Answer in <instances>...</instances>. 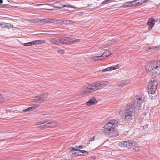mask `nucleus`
Returning a JSON list of instances; mask_svg holds the SVG:
<instances>
[{
  "mask_svg": "<svg viewBox=\"0 0 160 160\" xmlns=\"http://www.w3.org/2000/svg\"><path fill=\"white\" fill-rule=\"evenodd\" d=\"M32 42L33 45L41 44L44 42V40H36Z\"/></svg>",
  "mask_w": 160,
  "mask_h": 160,
  "instance_id": "nucleus-18",
  "label": "nucleus"
},
{
  "mask_svg": "<svg viewBox=\"0 0 160 160\" xmlns=\"http://www.w3.org/2000/svg\"><path fill=\"white\" fill-rule=\"evenodd\" d=\"M3 2L2 0H0V4L2 3Z\"/></svg>",
  "mask_w": 160,
  "mask_h": 160,
  "instance_id": "nucleus-41",
  "label": "nucleus"
},
{
  "mask_svg": "<svg viewBox=\"0 0 160 160\" xmlns=\"http://www.w3.org/2000/svg\"><path fill=\"white\" fill-rule=\"evenodd\" d=\"M123 83H122L121 82H118V85L119 87H123Z\"/></svg>",
  "mask_w": 160,
  "mask_h": 160,
  "instance_id": "nucleus-33",
  "label": "nucleus"
},
{
  "mask_svg": "<svg viewBox=\"0 0 160 160\" xmlns=\"http://www.w3.org/2000/svg\"><path fill=\"white\" fill-rule=\"evenodd\" d=\"M97 102V101L95 100V98H92L89 100L88 101L86 102V104L87 106H91L95 104Z\"/></svg>",
  "mask_w": 160,
  "mask_h": 160,
  "instance_id": "nucleus-14",
  "label": "nucleus"
},
{
  "mask_svg": "<svg viewBox=\"0 0 160 160\" xmlns=\"http://www.w3.org/2000/svg\"><path fill=\"white\" fill-rule=\"evenodd\" d=\"M77 152H78V154H79V155H83L88 154V152L84 150H79Z\"/></svg>",
  "mask_w": 160,
  "mask_h": 160,
  "instance_id": "nucleus-21",
  "label": "nucleus"
},
{
  "mask_svg": "<svg viewBox=\"0 0 160 160\" xmlns=\"http://www.w3.org/2000/svg\"><path fill=\"white\" fill-rule=\"evenodd\" d=\"M41 23H43L44 24H47L46 22V21H43Z\"/></svg>",
  "mask_w": 160,
  "mask_h": 160,
  "instance_id": "nucleus-38",
  "label": "nucleus"
},
{
  "mask_svg": "<svg viewBox=\"0 0 160 160\" xmlns=\"http://www.w3.org/2000/svg\"><path fill=\"white\" fill-rule=\"evenodd\" d=\"M111 54V53L108 51H107L104 52L102 54V56L103 58H107L110 56Z\"/></svg>",
  "mask_w": 160,
  "mask_h": 160,
  "instance_id": "nucleus-19",
  "label": "nucleus"
},
{
  "mask_svg": "<svg viewBox=\"0 0 160 160\" xmlns=\"http://www.w3.org/2000/svg\"><path fill=\"white\" fill-rule=\"evenodd\" d=\"M134 114L132 112H130V111H129V110H125V112L124 113V115H133V114Z\"/></svg>",
  "mask_w": 160,
  "mask_h": 160,
  "instance_id": "nucleus-26",
  "label": "nucleus"
},
{
  "mask_svg": "<svg viewBox=\"0 0 160 160\" xmlns=\"http://www.w3.org/2000/svg\"><path fill=\"white\" fill-rule=\"evenodd\" d=\"M42 100V102L45 100L48 97V95L47 94L45 93L42 95H41Z\"/></svg>",
  "mask_w": 160,
  "mask_h": 160,
  "instance_id": "nucleus-25",
  "label": "nucleus"
},
{
  "mask_svg": "<svg viewBox=\"0 0 160 160\" xmlns=\"http://www.w3.org/2000/svg\"><path fill=\"white\" fill-rule=\"evenodd\" d=\"M64 38H53L50 40V42L52 44L58 45L59 44H64Z\"/></svg>",
  "mask_w": 160,
  "mask_h": 160,
  "instance_id": "nucleus-7",
  "label": "nucleus"
},
{
  "mask_svg": "<svg viewBox=\"0 0 160 160\" xmlns=\"http://www.w3.org/2000/svg\"><path fill=\"white\" fill-rule=\"evenodd\" d=\"M65 44H67L69 42L72 43H75L80 41L78 39H76L74 38H64Z\"/></svg>",
  "mask_w": 160,
  "mask_h": 160,
  "instance_id": "nucleus-9",
  "label": "nucleus"
},
{
  "mask_svg": "<svg viewBox=\"0 0 160 160\" xmlns=\"http://www.w3.org/2000/svg\"><path fill=\"white\" fill-rule=\"evenodd\" d=\"M118 122V120L113 119L110 120L102 129L103 132L107 135H109L113 132L114 128L113 126L117 125Z\"/></svg>",
  "mask_w": 160,
  "mask_h": 160,
  "instance_id": "nucleus-4",
  "label": "nucleus"
},
{
  "mask_svg": "<svg viewBox=\"0 0 160 160\" xmlns=\"http://www.w3.org/2000/svg\"><path fill=\"white\" fill-rule=\"evenodd\" d=\"M3 24L2 25L3 27H4L5 28H12L13 27V25H11V24L9 23H2Z\"/></svg>",
  "mask_w": 160,
  "mask_h": 160,
  "instance_id": "nucleus-22",
  "label": "nucleus"
},
{
  "mask_svg": "<svg viewBox=\"0 0 160 160\" xmlns=\"http://www.w3.org/2000/svg\"><path fill=\"white\" fill-rule=\"evenodd\" d=\"M120 66L119 64H117L116 66L109 67L102 70V72H105L106 71H112L113 70H115L117 68H118Z\"/></svg>",
  "mask_w": 160,
  "mask_h": 160,
  "instance_id": "nucleus-12",
  "label": "nucleus"
},
{
  "mask_svg": "<svg viewBox=\"0 0 160 160\" xmlns=\"http://www.w3.org/2000/svg\"><path fill=\"white\" fill-rule=\"evenodd\" d=\"M132 6H135L133 1L126 2L122 5V7L124 8L130 7Z\"/></svg>",
  "mask_w": 160,
  "mask_h": 160,
  "instance_id": "nucleus-13",
  "label": "nucleus"
},
{
  "mask_svg": "<svg viewBox=\"0 0 160 160\" xmlns=\"http://www.w3.org/2000/svg\"><path fill=\"white\" fill-rule=\"evenodd\" d=\"M57 51L58 52L61 54H63L64 52V50L63 49H59Z\"/></svg>",
  "mask_w": 160,
  "mask_h": 160,
  "instance_id": "nucleus-29",
  "label": "nucleus"
},
{
  "mask_svg": "<svg viewBox=\"0 0 160 160\" xmlns=\"http://www.w3.org/2000/svg\"><path fill=\"white\" fill-rule=\"evenodd\" d=\"M41 95L39 96H37L35 97L34 99L35 101H38L39 102H42Z\"/></svg>",
  "mask_w": 160,
  "mask_h": 160,
  "instance_id": "nucleus-24",
  "label": "nucleus"
},
{
  "mask_svg": "<svg viewBox=\"0 0 160 160\" xmlns=\"http://www.w3.org/2000/svg\"><path fill=\"white\" fill-rule=\"evenodd\" d=\"M2 25V23H0V26Z\"/></svg>",
  "mask_w": 160,
  "mask_h": 160,
  "instance_id": "nucleus-43",
  "label": "nucleus"
},
{
  "mask_svg": "<svg viewBox=\"0 0 160 160\" xmlns=\"http://www.w3.org/2000/svg\"><path fill=\"white\" fill-rule=\"evenodd\" d=\"M110 0H105L101 3V4H105V3L107 2L108 1H109Z\"/></svg>",
  "mask_w": 160,
  "mask_h": 160,
  "instance_id": "nucleus-34",
  "label": "nucleus"
},
{
  "mask_svg": "<svg viewBox=\"0 0 160 160\" xmlns=\"http://www.w3.org/2000/svg\"><path fill=\"white\" fill-rule=\"evenodd\" d=\"M46 5H48V6H50L51 7H53V3H52V4H47Z\"/></svg>",
  "mask_w": 160,
  "mask_h": 160,
  "instance_id": "nucleus-36",
  "label": "nucleus"
},
{
  "mask_svg": "<svg viewBox=\"0 0 160 160\" xmlns=\"http://www.w3.org/2000/svg\"><path fill=\"white\" fill-rule=\"evenodd\" d=\"M45 9L46 10H50V11H51V10H53V9H51V8H47V9Z\"/></svg>",
  "mask_w": 160,
  "mask_h": 160,
  "instance_id": "nucleus-37",
  "label": "nucleus"
},
{
  "mask_svg": "<svg viewBox=\"0 0 160 160\" xmlns=\"http://www.w3.org/2000/svg\"><path fill=\"white\" fill-rule=\"evenodd\" d=\"M23 45L24 46H30L33 45L32 44V42H31L28 43H23Z\"/></svg>",
  "mask_w": 160,
  "mask_h": 160,
  "instance_id": "nucleus-28",
  "label": "nucleus"
},
{
  "mask_svg": "<svg viewBox=\"0 0 160 160\" xmlns=\"http://www.w3.org/2000/svg\"><path fill=\"white\" fill-rule=\"evenodd\" d=\"M142 102L141 97L136 96L134 98L133 102L128 105L126 110H129V111L134 113L135 112L141 109Z\"/></svg>",
  "mask_w": 160,
  "mask_h": 160,
  "instance_id": "nucleus-2",
  "label": "nucleus"
},
{
  "mask_svg": "<svg viewBox=\"0 0 160 160\" xmlns=\"http://www.w3.org/2000/svg\"><path fill=\"white\" fill-rule=\"evenodd\" d=\"M67 24H69L70 23V22H71V21L70 20H67Z\"/></svg>",
  "mask_w": 160,
  "mask_h": 160,
  "instance_id": "nucleus-39",
  "label": "nucleus"
},
{
  "mask_svg": "<svg viewBox=\"0 0 160 160\" xmlns=\"http://www.w3.org/2000/svg\"><path fill=\"white\" fill-rule=\"evenodd\" d=\"M159 48V47H152V48H149V49H151L152 50H158Z\"/></svg>",
  "mask_w": 160,
  "mask_h": 160,
  "instance_id": "nucleus-30",
  "label": "nucleus"
},
{
  "mask_svg": "<svg viewBox=\"0 0 160 160\" xmlns=\"http://www.w3.org/2000/svg\"><path fill=\"white\" fill-rule=\"evenodd\" d=\"M133 1L135 6L141 5L143 3V0H134Z\"/></svg>",
  "mask_w": 160,
  "mask_h": 160,
  "instance_id": "nucleus-16",
  "label": "nucleus"
},
{
  "mask_svg": "<svg viewBox=\"0 0 160 160\" xmlns=\"http://www.w3.org/2000/svg\"><path fill=\"white\" fill-rule=\"evenodd\" d=\"M43 21H46L47 23H51L54 22L53 20L49 19V18H46L42 20H39V22H42Z\"/></svg>",
  "mask_w": 160,
  "mask_h": 160,
  "instance_id": "nucleus-17",
  "label": "nucleus"
},
{
  "mask_svg": "<svg viewBox=\"0 0 160 160\" xmlns=\"http://www.w3.org/2000/svg\"><path fill=\"white\" fill-rule=\"evenodd\" d=\"M72 153L73 154L75 155L76 156L79 155V154H78V152H77L79 150L75 148H72Z\"/></svg>",
  "mask_w": 160,
  "mask_h": 160,
  "instance_id": "nucleus-23",
  "label": "nucleus"
},
{
  "mask_svg": "<svg viewBox=\"0 0 160 160\" xmlns=\"http://www.w3.org/2000/svg\"><path fill=\"white\" fill-rule=\"evenodd\" d=\"M158 81L154 78H152L149 82L148 85V93L150 94H154L157 89Z\"/></svg>",
  "mask_w": 160,
  "mask_h": 160,
  "instance_id": "nucleus-6",
  "label": "nucleus"
},
{
  "mask_svg": "<svg viewBox=\"0 0 160 160\" xmlns=\"http://www.w3.org/2000/svg\"><path fill=\"white\" fill-rule=\"evenodd\" d=\"M13 7H14V8H17L18 7L15 6H13Z\"/></svg>",
  "mask_w": 160,
  "mask_h": 160,
  "instance_id": "nucleus-44",
  "label": "nucleus"
},
{
  "mask_svg": "<svg viewBox=\"0 0 160 160\" xmlns=\"http://www.w3.org/2000/svg\"><path fill=\"white\" fill-rule=\"evenodd\" d=\"M124 119L125 120L128 121L132 119V115H124Z\"/></svg>",
  "mask_w": 160,
  "mask_h": 160,
  "instance_id": "nucleus-20",
  "label": "nucleus"
},
{
  "mask_svg": "<svg viewBox=\"0 0 160 160\" xmlns=\"http://www.w3.org/2000/svg\"><path fill=\"white\" fill-rule=\"evenodd\" d=\"M88 7H90V8H88L91 9H93L95 7H93V5L92 4H90L88 5Z\"/></svg>",
  "mask_w": 160,
  "mask_h": 160,
  "instance_id": "nucleus-32",
  "label": "nucleus"
},
{
  "mask_svg": "<svg viewBox=\"0 0 160 160\" xmlns=\"http://www.w3.org/2000/svg\"><path fill=\"white\" fill-rule=\"evenodd\" d=\"M57 125H58L57 122L55 121L51 122L48 121L44 125L47 128H53Z\"/></svg>",
  "mask_w": 160,
  "mask_h": 160,
  "instance_id": "nucleus-10",
  "label": "nucleus"
},
{
  "mask_svg": "<svg viewBox=\"0 0 160 160\" xmlns=\"http://www.w3.org/2000/svg\"><path fill=\"white\" fill-rule=\"evenodd\" d=\"M53 7L55 8H61L64 7L70 8H76L73 6H71L69 4L63 5L59 2H56L53 3Z\"/></svg>",
  "mask_w": 160,
  "mask_h": 160,
  "instance_id": "nucleus-8",
  "label": "nucleus"
},
{
  "mask_svg": "<svg viewBox=\"0 0 160 160\" xmlns=\"http://www.w3.org/2000/svg\"><path fill=\"white\" fill-rule=\"evenodd\" d=\"M119 145L122 147H126L129 148H131L133 147V150L135 151H138L139 149L136 142L134 141H122L120 142Z\"/></svg>",
  "mask_w": 160,
  "mask_h": 160,
  "instance_id": "nucleus-5",
  "label": "nucleus"
},
{
  "mask_svg": "<svg viewBox=\"0 0 160 160\" xmlns=\"http://www.w3.org/2000/svg\"><path fill=\"white\" fill-rule=\"evenodd\" d=\"M38 107V105H34L33 106H31V107H28L27 109L23 110V112H25L28 111H31L34 109Z\"/></svg>",
  "mask_w": 160,
  "mask_h": 160,
  "instance_id": "nucleus-15",
  "label": "nucleus"
},
{
  "mask_svg": "<svg viewBox=\"0 0 160 160\" xmlns=\"http://www.w3.org/2000/svg\"><path fill=\"white\" fill-rule=\"evenodd\" d=\"M84 147V146L82 145H79L77 146H76V148L78 150H79L80 149L83 148Z\"/></svg>",
  "mask_w": 160,
  "mask_h": 160,
  "instance_id": "nucleus-31",
  "label": "nucleus"
},
{
  "mask_svg": "<svg viewBox=\"0 0 160 160\" xmlns=\"http://www.w3.org/2000/svg\"><path fill=\"white\" fill-rule=\"evenodd\" d=\"M95 56H94L93 57V59L95 61H96V60L97 59L96 58H95Z\"/></svg>",
  "mask_w": 160,
  "mask_h": 160,
  "instance_id": "nucleus-40",
  "label": "nucleus"
},
{
  "mask_svg": "<svg viewBox=\"0 0 160 160\" xmlns=\"http://www.w3.org/2000/svg\"><path fill=\"white\" fill-rule=\"evenodd\" d=\"M108 84L107 81H103L101 82H97L90 84L87 87V88L82 91L83 95L87 94L89 93L93 92L98 89H100Z\"/></svg>",
  "mask_w": 160,
  "mask_h": 160,
  "instance_id": "nucleus-1",
  "label": "nucleus"
},
{
  "mask_svg": "<svg viewBox=\"0 0 160 160\" xmlns=\"http://www.w3.org/2000/svg\"><path fill=\"white\" fill-rule=\"evenodd\" d=\"M45 4H38V5H45Z\"/></svg>",
  "mask_w": 160,
  "mask_h": 160,
  "instance_id": "nucleus-42",
  "label": "nucleus"
},
{
  "mask_svg": "<svg viewBox=\"0 0 160 160\" xmlns=\"http://www.w3.org/2000/svg\"><path fill=\"white\" fill-rule=\"evenodd\" d=\"M93 140H94V137H93Z\"/></svg>",
  "mask_w": 160,
  "mask_h": 160,
  "instance_id": "nucleus-45",
  "label": "nucleus"
},
{
  "mask_svg": "<svg viewBox=\"0 0 160 160\" xmlns=\"http://www.w3.org/2000/svg\"><path fill=\"white\" fill-rule=\"evenodd\" d=\"M143 3H146L149 2V0H143Z\"/></svg>",
  "mask_w": 160,
  "mask_h": 160,
  "instance_id": "nucleus-35",
  "label": "nucleus"
},
{
  "mask_svg": "<svg viewBox=\"0 0 160 160\" xmlns=\"http://www.w3.org/2000/svg\"><path fill=\"white\" fill-rule=\"evenodd\" d=\"M95 58H96L97 59L96 60V61H98L103 59L104 58L103 57V56H102V55L101 56H95Z\"/></svg>",
  "mask_w": 160,
  "mask_h": 160,
  "instance_id": "nucleus-27",
  "label": "nucleus"
},
{
  "mask_svg": "<svg viewBox=\"0 0 160 160\" xmlns=\"http://www.w3.org/2000/svg\"><path fill=\"white\" fill-rule=\"evenodd\" d=\"M155 24L154 19L153 18L149 19L147 22V25L148 26V28L149 30H151Z\"/></svg>",
  "mask_w": 160,
  "mask_h": 160,
  "instance_id": "nucleus-11",
  "label": "nucleus"
},
{
  "mask_svg": "<svg viewBox=\"0 0 160 160\" xmlns=\"http://www.w3.org/2000/svg\"><path fill=\"white\" fill-rule=\"evenodd\" d=\"M148 73L151 76L159 74L160 72V61H157L145 66Z\"/></svg>",
  "mask_w": 160,
  "mask_h": 160,
  "instance_id": "nucleus-3",
  "label": "nucleus"
}]
</instances>
